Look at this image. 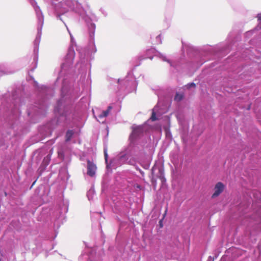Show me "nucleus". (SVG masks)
<instances>
[{
    "mask_svg": "<svg viewBox=\"0 0 261 261\" xmlns=\"http://www.w3.org/2000/svg\"><path fill=\"white\" fill-rule=\"evenodd\" d=\"M87 174L90 177L95 176L97 170V166L95 164L90 160L87 161Z\"/></svg>",
    "mask_w": 261,
    "mask_h": 261,
    "instance_id": "f257e3e1",
    "label": "nucleus"
},
{
    "mask_svg": "<svg viewBox=\"0 0 261 261\" xmlns=\"http://www.w3.org/2000/svg\"><path fill=\"white\" fill-rule=\"evenodd\" d=\"M225 186L221 182H218L215 186V192L212 196L213 198L218 196L224 190Z\"/></svg>",
    "mask_w": 261,
    "mask_h": 261,
    "instance_id": "f03ea898",
    "label": "nucleus"
},
{
    "mask_svg": "<svg viewBox=\"0 0 261 261\" xmlns=\"http://www.w3.org/2000/svg\"><path fill=\"white\" fill-rule=\"evenodd\" d=\"M112 107L111 106H109V107H108V109H107V110H106V111H103L101 113V114H100V115L98 116V118H99V119H102V118H105V117H107V116L108 115V114H109V112H110L111 111V110H112Z\"/></svg>",
    "mask_w": 261,
    "mask_h": 261,
    "instance_id": "7ed1b4c3",
    "label": "nucleus"
},
{
    "mask_svg": "<svg viewBox=\"0 0 261 261\" xmlns=\"http://www.w3.org/2000/svg\"><path fill=\"white\" fill-rule=\"evenodd\" d=\"M143 131L142 127L140 126H137L134 127L133 128V134L134 135L137 136L141 134Z\"/></svg>",
    "mask_w": 261,
    "mask_h": 261,
    "instance_id": "20e7f679",
    "label": "nucleus"
},
{
    "mask_svg": "<svg viewBox=\"0 0 261 261\" xmlns=\"http://www.w3.org/2000/svg\"><path fill=\"white\" fill-rule=\"evenodd\" d=\"M73 135V132L71 130H68L66 134V141L68 142L70 140Z\"/></svg>",
    "mask_w": 261,
    "mask_h": 261,
    "instance_id": "39448f33",
    "label": "nucleus"
},
{
    "mask_svg": "<svg viewBox=\"0 0 261 261\" xmlns=\"http://www.w3.org/2000/svg\"><path fill=\"white\" fill-rule=\"evenodd\" d=\"M184 98V95L181 93H177L175 96L174 100L177 101L181 100Z\"/></svg>",
    "mask_w": 261,
    "mask_h": 261,
    "instance_id": "423d86ee",
    "label": "nucleus"
},
{
    "mask_svg": "<svg viewBox=\"0 0 261 261\" xmlns=\"http://www.w3.org/2000/svg\"><path fill=\"white\" fill-rule=\"evenodd\" d=\"M159 172L160 173V175L159 176L160 179H161L162 182H164L166 181V179L163 175V172L161 169L159 170Z\"/></svg>",
    "mask_w": 261,
    "mask_h": 261,
    "instance_id": "0eeeda50",
    "label": "nucleus"
},
{
    "mask_svg": "<svg viewBox=\"0 0 261 261\" xmlns=\"http://www.w3.org/2000/svg\"><path fill=\"white\" fill-rule=\"evenodd\" d=\"M150 119L152 121H154L158 119L156 117V114L154 111H153L152 113V115L151 116Z\"/></svg>",
    "mask_w": 261,
    "mask_h": 261,
    "instance_id": "6e6552de",
    "label": "nucleus"
},
{
    "mask_svg": "<svg viewBox=\"0 0 261 261\" xmlns=\"http://www.w3.org/2000/svg\"><path fill=\"white\" fill-rule=\"evenodd\" d=\"M104 154H105V160H106V161H107V160H108V154H107V152L106 150H105Z\"/></svg>",
    "mask_w": 261,
    "mask_h": 261,
    "instance_id": "1a4fd4ad",
    "label": "nucleus"
},
{
    "mask_svg": "<svg viewBox=\"0 0 261 261\" xmlns=\"http://www.w3.org/2000/svg\"><path fill=\"white\" fill-rule=\"evenodd\" d=\"M188 86L189 88H190L191 87H195V84L193 83H192L190 84H189Z\"/></svg>",
    "mask_w": 261,
    "mask_h": 261,
    "instance_id": "9d476101",
    "label": "nucleus"
},
{
    "mask_svg": "<svg viewBox=\"0 0 261 261\" xmlns=\"http://www.w3.org/2000/svg\"><path fill=\"white\" fill-rule=\"evenodd\" d=\"M258 18L261 20V13L258 15Z\"/></svg>",
    "mask_w": 261,
    "mask_h": 261,
    "instance_id": "9b49d317",
    "label": "nucleus"
},
{
    "mask_svg": "<svg viewBox=\"0 0 261 261\" xmlns=\"http://www.w3.org/2000/svg\"><path fill=\"white\" fill-rule=\"evenodd\" d=\"M208 261H214V260L212 259L211 257L210 256V257H209V258H208Z\"/></svg>",
    "mask_w": 261,
    "mask_h": 261,
    "instance_id": "f8f14e48",
    "label": "nucleus"
},
{
    "mask_svg": "<svg viewBox=\"0 0 261 261\" xmlns=\"http://www.w3.org/2000/svg\"><path fill=\"white\" fill-rule=\"evenodd\" d=\"M0 261H1V260H0Z\"/></svg>",
    "mask_w": 261,
    "mask_h": 261,
    "instance_id": "ddd939ff",
    "label": "nucleus"
}]
</instances>
